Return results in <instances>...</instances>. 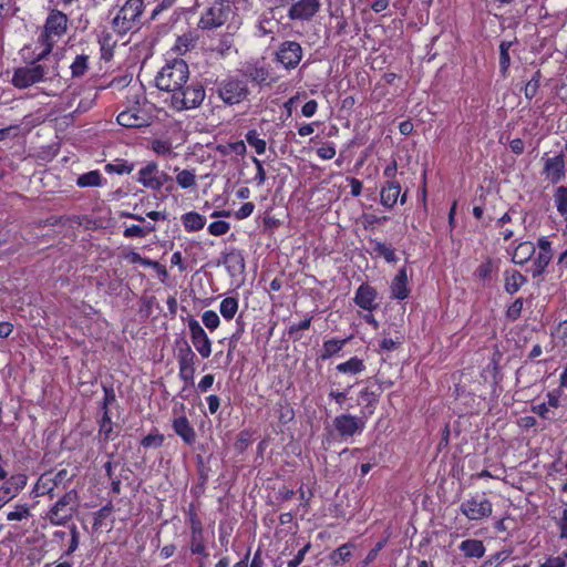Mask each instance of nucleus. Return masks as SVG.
I'll return each mask as SVG.
<instances>
[{
	"mask_svg": "<svg viewBox=\"0 0 567 567\" xmlns=\"http://www.w3.org/2000/svg\"><path fill=\"white\" fill-rule=\"evenodd\" d=\"M255 210V204L251 202L244 203L238 210L235 212V217L238 220L248 218Z\"/></svg>",
	"mask_w": 567,
	"mask_h": 567,
	"instance_id": "56",
	"label": "nucleus"
},
{
	"mask_svg": "<svg viewBox=\"0 0 567 567\" xmlns=\"http://www.w3.org/2000/svg\"><path fill=\"white\" fill-rule=\"evenodd\" d=\"M532 411L543 417L544 420H553L554 415L549 409V406L543 402L540 404H536L532 406Z\"/></svg>",
	"mask_w": 567,
	"mask_h": 567,
	"instance_id": "59",
	"label": "nucleus"
},
{
	"mask_svg": "<svg viewBox=\"0 0 567 567\" xmlns=\"http://www.w3.org/2000/svg\"><path fill=\"white\" fill-rule=\"evenodd\" d=\"M205 95V90L200 84H184L172 94V106L176 111L196 109L203 103Z\"/></svg>",
	"mask_w": 567,
	"mask_h": 567,
	"instance_id": "9",
	"label": "nucleus"
},
{
	"mask_svg": "<svg viewBox=\"0 0 567 567\" xmlns=\"http://www.w3.org/2000/svg\"><path fill=\"white\" fill-rule=\"evenodd\" d=\"M252 163L255 164L257 171L254 179L258 186H261L266 182V171L264 168L262 162L257 157H252Z\"/></svg>",
	"mask_w": 567,
	"mask_h": 567,
	"instance_id": "57",
	"label": "nucleus"
},
{
	"mask_svg": "<svg viewBox=\"0 0 567 567\" xmlns=\"http://www.w3.org/2000/svg\"><path fill=\"white\" fill-rule=\"evenodd\" d=\"M143 0H126L112 20L113 29L120 34H125L134 29L143 13Z\"/></svg>",
	"mask_w": 567,
	"mask_h": 567,
	"instance_id": "7",
	"label": "nucleus"
},
{
	"mask_svg": "<svg viewBox=\"0 0 567 567\" xmlns=\"http://www.w3.org/2000/svg\"><path fill=\"white\" fill-rule=\"evenodd\" d=\"M558 537L560 540L567 542V508H564L559 516L555 519Z\"/></svg>",
	"mask_w": 567,
	"mask_h": 567,
	"instance_id": "52",
	"label": "nucleus"
},
{
	"mask_svg": "<svg viewBox=\"0 0 567 567\" xmlns=\"http://www.w3.org/2000/svg\"><path fill=\"white\" fill-rule=\"evenodd\" d=\"M540 567H565V559L560 556L549 557Z\"/></svg>",
	"mask_w": 567,
	"mask_h": 567,
	"instance_id": "64",
	"label": "nucleus"
},
{
	"mask_svg": "<svg viewBox=\"0 0 567 567\" xmlns=\"http://www.w3.org/2000/svg\"><path fill=\"white\" fill-rule=\"evenodd\" d=\"M182 224L187 233L202 230L206 224L205 216L196 212H188L182 215Z\"/></svg>",
	"mask_w": 567,
	"mask_h": 567,
	"instance_id": "31",
	"label": "nucleus"
},
{
	"mask_svg": "<svg viewBox=\"0 0 567 567\" xmlns=\"http://www.w3.org/2000/svg\"><path fill=\"white\" fill-rule=\"evenodd\" d=\"M317 155L321 159H331L336 156V147L331 143L324 144L317 148Z\"/></svg>",
	"mask_w": 567,
	"mask_h": 567,
	"instance_id": "58",
	"label": "nucleus"
},
{
	"mask_svg": "<svg viewBox=\"0 0 567 567\" xmlns=\"http://www.w3.org/2000/svg\"><path fill=\"white\" fill-rule=\"evenodd\" d=\"M371 244L373 251L378 256L383 257L386 262L394 264L398 261L395 250L391 246L385 245L379 240H372Z\"/></svg>",
	"mask_w": 567,
	"mask_h": 567,
	"instance_id": "38",
	"label": "nucleus"
},
{
	"mask_svg": "<svg viewBox=\"0 0 567 567\" xmlns=\"http://www.w3.org/2000/svg\"><path fill=\"white\" fill-rule=\"evenodd\" d=\"M377 289L371 285L364 282L358 287L353 301L359 308L372 312L379 306L377 302Z\"/></svg>",
	"mask_w": 567,
	"mask_h": 567,
	"instance_id": "20",
	"label": "nucleus"
},
{
	"mask_svg": "<svg viewBox=\"0 0 567 567\" xmlns=\"http://www.w3.org/2000/svg\"><path fill=\"white\" fill-rule=\"evenodd\" d=\"M175 433L182 437L186 444H193L196 440V433L186 416H178L173 421Z\"/></svg>",
	"mask_w": 567,
	"mask_h": 567,
	"instance_id": "26",
	"label": "nucleus"
},
{
	"mask_svg": "<svg viewBox=\"0 0 567 567\" xmlns=\"http://www.w3.org/2000/svg\"><path fill=\"white\" fill-rule=\"evenodd\" d=\"M99 440L107 443L117 436V432L114 431L113 422L111 420L109 409H105L102 419L100 421V429L97 433Z\"/></svg>",
	"mask_w": 567,
	"mask_h": 567,
	"instance_id": "30",
	"label": "nucleus"
},
{
	"mask_svg": "<svg viewBox=\"0 0 567 567\" xmlns=\"http://www.w3.org/2000/svg\"><path fill=\"white\" fill-rule=\"evenodd\" d=\"M353 548V545L350 543H346L338 547L336 550H333L330 555V559L333 565H340L342 563L348 561L351 556V549Z\"/></svg>",
	"mask_w": 567,
	"mask_h": 567,
	"instance_id": "39",
	"label": "nucleus"
},
{
	"mask_svg": "<svg viewBox=\"0 0 567 567\" xmlns=\"http://www.w3.org/2000/svg\"><path fill=\"white\" fill-rule=\"evenodd\" d=\"M321 0H298L288 10V18L293 21H309L321 9Z\"/></svg>",
	"mask_w": 567,
	"mask_h": 567,
	"instance_id": "16",
	"label": "nucleus"
},
{
	"mask_svg": "<svg viewBox=\"0 0 567 567\" xmlns=\"http://www.w3.org/2000/svg\"><path fill=\"white\" fill-rule=\"evenodd\" d=\"M31 516L27 504L16 505L14 509L7 514L8 520H23Z\"/></svg>",
	"mask_w": 567,
	"mask_h": 567,
	"instance_id": "48",
	"label": "nucleus"
},
{
	"mask_svg": "<svg viewBox=\"0 0 567 567\" xmlns=\"http://www.w3.org/2000/svg\"><path fill=\"white\" fill-rule=\"evenodd\" d=\"M70 534H71V542L68 547V550L65 551V555L70 556L72 555L79 547V532L75 525H72L70 527Z\"/></svg>",
	"mask_w": 567,
	"mask_h": 567,
	"instance_id": "61",
	"label": "nucleus"
},
{
	"mask_svg": "<svg viewBox=\"0 0 567 567\" xmlns=\"http://www.w3.org/2000/svg\"><path fill=\"white\" fill-rule=\"evenodd\" d=\"M537 247L539 251L535 257L530 268L533 278H538L544 275L554 256L551 241L548 239V237H540L537 240Z\"/></svg>",
	"mask_w": 567,
	"mask_h": 567,
	"instance_id": "14",
	"label": "nucleus"
},
{
	"mask_svg": "<svg viewBox=\"0 0 567 567\" xmlns=\"http://www.w3.org/2000/svg\"><path fill=\"white\" fill-rule=\"evenodd\" d=\"M512 555L511 549H503L493 555H491L484 563L482 564L484 567H499L503 563L509 559Z\"/></svg>",
	"mask_w": 567,
	"mask_h": 567,
	"instance_id": "44",
	"label": "nucleus"
},
{
	"mask_svg": "<svg viewBox=\"0 0 567 567\" xmlns=\"http://www.w3.org/2000/svg\"><path fill=\"white\" fill-rule=\"evenodd\" d=\"M247 143L255 148L256 153L261 155L266 152V141L259 137V133L256 130H250L246 134Z\"/></svg>",
	"mask_w": 567,
	"mask_h": 567,
	"instance_id": "43",
	"label": "nucleus"
},
{
	"mask_svg": "<svg viewBox=\"0 0 567 567\" xmlns=\"http://www.w3.org/2000/svg\"><path fill=\"white\" fill-rule=\"evenodd\" d=\"M69 69L72 79H82L91 69V55L85 52L75 54Z\"/></svg>",
	"mask_w": 567,
	"mask_h": 567,
	"instance_id": "25",
	"label": "nucleus"
},
{
	"mask_svg": "<svg viewBox=\"0 0 567 567\" xmlns=\"http://www.w3.org/2000/svg\"><path fill=\"white\" fill-rule=\"evenodd\" d=\"M347 342H348V339L332 338V339L326 340L321 348L320 359L328 360V359L332 358L334 354L339 353L343 349V347L347 344Z\"/></svg>",
	"mask_w": 567,
	"mask_h": 567,
	"instance_id": "33",
	"label": "nucleus"
},
{
	"mask_svg": "<svg viewBox=\"0 0 567 567\" xmlns=\"http://www.w3.org/2000/svg\"><path fill=\"white\" fill-rule=\"evenodd\" d=\"M311 545L310 543L306 544L295 556L293 559L287 563V567H298L305 559L306 554L309 551Z\"/></svg>",
	"mask_w": 567,
	"mask_h": 567,
	"instance_id": "62",
	"label": "nucleus"
},
{
	"mask_svg": "<svg viewBox=\"0 0 567 567\" xmlns=\"http://www.w3.org/2000/svg\"><path fill=\"white\" fill-rule=\"evenodd\" d=\"M339 373L346 375H358L365 370L364 361L358 357H351L349 360L339 363L336 367Z\"/></svg>",
	"mask_w": 567,
	"mask_h": 567,
	"instance_id": "29",
	"label": "nucleus"
},
{
	"mask_svg": "<svg viewBox=\"0 0 567 567\" xmlns=\"http://www.w3.org/2000/svg\"><path fill=\"white\" fill-rule=\"evenodd\" d=\"M188 329L190 333L192 343L195 347L196 351L199 353L202 358H209L212 354V341L208 338L207 333L205 332L204 328L196 319L190 318L188 320Z\"/></svg>",
	"mask_w": 567,
	"mask_h": 567,
	"instance_id": "15",
	"label": "nucleus"
},
{
	"mask_svg": "<svg viewBox=\"0 0 567 567\" xmlns=\"http://www.w3.org/2000/svg\"><path fill=\"white\" fill-rule=\"evenodd\" d=\"M58 59L41 50L33 61L14 70L12 84L18 89H27L39 82L52 80L59 75Z\"/></svg>",
	"mask_w": 567,
	"mask_h": 567,
	"instance_id": "1",
	"label": "nucleus"
},
{
	"mask_svg": "<svg viewBox=\"0 0 567 567\" xmlns=\"http://www.w3.org/2000/svg\"><path fill=\"white\" fill-rule=\"evenodd\" d=\"M66 107H74V112L84 113L93 107L97 99V91L92 89L76 87L66 95Z\"/></svg>",
	"mask_w": 567,
	"mask_h": 567,
	"instance_id": "13",
	"label": "nucleus"
},
{
	"mask_svg": "<svg viewBox=\"0 0 567 567\" xmlns=\"http://www.w3.org/2000/svg\"><path fill=\"white\" fill-rule=\"evenodd\" d=\"M195 368H178V377L185 385L194 383Z\"/></svg>",
	"mask_w": 567,
	"mask_h": 567,
	"instance_id": "60",
	"label": "nucleus"
},
{
	"mask_svg": "<svg viewBox=\"0 0 567 567\" xmlns=\"http://www.w3.org/2000/svg\"><path fill=\"white\" fill-rule=\"evenodd\" d=\"M511 43L502 42L501 43V52H499V66L501 71L505 73L509 66L511 58H509V50Z\"/></svg>",
	"mask_w": 567,
	"mask_h": 567,
	"instance_id": "54",
	"label": "nucleus"
},
{
	"mask_svg": "<svg viewBox=\"0 0 567 567\" xmlns=\"http://www.w3.org/2000/svg\"><path fill=\"white\" fill-rule=\"evenodd\" d=\"M367 421L368 419L361 414L343 413L333 419L332 425L341 440H348L354 435H360L365 429Z\"/></svg>",
	"mask_w": 567,
	"mask_h": 567,
	"instance_id": "10",
	"label": "nucleus"
},
{
	"mask_svg": "<svg viewBox=\"0 0 567 567\" xmlns=\"http://www.w3.org/2000/svg\"><path fill=\"white\" fill-rule=\"evenodd\" d=\"M460 512L472 522L487 519L493 514V504L486 493H472L460 505Z\"/></svg>",
	"mask_w": 567,
	"mask_h": 567,
	"instance_id": "5",
	"label": "nucleus"
},
{
	"mask_svg": "<svg viewBox=\"0 0 567 567\" xmlns=\"http://www.w3.org/2000/svg\"><path fill=\"white\" fill-rule=\"evenodd\" d=\"M214 381H215L214 374L204 375L197 384L198 391L202 393L207 392L213 386Z\"/></svg>",
	"mask_w": 567,
	"mask_h": 567,
	"instance_id": "63",
	"label": "nucleus"
},
{
	"mask_svg": "<svg viewBox=\"0 0 567 567\" xmlns=\"http://www.w3.org/2000/svg\"><path fill=\"white\" fill-rule=\"evenodd\" d=\"M543 159L544 168L542 175L544 176L545 181L551 184H557L565 178V159L561 154L555 155L553 157H545Z\"/></svg>",
	"mask_w": 567,
	"mask_h": 567,
	"instance_id": "17",
	"label": "nucleus"
},
{
	"mask_svg": "<svg viewBox=\"0 0 567 567\" xmlns=\"http://www.w3.org/2000/svg\"><path fill=\"white\" fill-rule=\"evenodd\" d=\"M202 321L204 326L210 331L216 330L220 323V319L214 310L204 311L202 315Z\"/></svg>",
	"mask_w": 567,
	"mask_h": 567,
	"instance_id": "49",
	"label": "nucleus"
},
{
	"mask_svg": "<svg viewBox=\"0 0 567 567\" xmlns=\"http://www.w3.org/2000/svg\"><path fill=\"white\" fill-rule=\"evenodd\" d=\"M523 307H524V300L523 298H517L514 300L513 303H511L508 307H507V310H506V318L509 320V321H516L520 315H522V311H523Z\"/></svg>",
	"mask_w": 567,
	"mask_h": 567,
	"instance_id": "50",
	"label": "nucleus"
},
{
	"mask_svg": "<svg viewBox=\"0 0 567 567\" xmlns=\"http://www.w3.org/2000/svg\"><path fill=\"white\" fill-rule=\"evenodd\" d=\"M189 527L192 554L207 557L208 553L204 543L203 524L195 513L189 515Z\"/></svg>",
	"mask_w": 567,
	"mask_h": 567,
	"instance_id": "19",
	"label": "nucleus"
},
{
	"mask_svg": "<svg viewBox=\"0 0 567 567\" xmlns=\"http://www.w3.org/2000/svg\"><path fill=\"white\" fill-rule=\"evenodd\" d=\"M248 76L257 84L269 83V70L264 65H255L248 70Z\"/></svg>",
	"mask_w": 567,
	"mask_h": 567,
	"instance_id": "42",
	"label": "nucleus"
},
{
	"mask_svg": "<svg viewBox=\"0 0 567 567\" xmlns=\"http://www.w3.org/2000/svg\"><path fill=\"white\" fill-rule=\"evenodd\" d=\"M535 254V246L533 243L530 241H524V243H520L513 256H512V261L516 265H525L532 257L533 255Z\"/></svg>",
	"mask_w": 567,
	"mask_h": 567,
	"instance_id": "32",
	"label": "nucleus"
},
{
	"mask_svg": "<svg viewBox=\"0 0 567 567\" xmlns=\"http://www.w3.org/2000/svg\"><path fill=\"white\" fill-rule=\"evenodd\" d=\"M151 148L158 156H171L173 154V145L169 140L155 138L152 141Z\"/></svg>",
	"mask_w": 567,
	"mask_h": 567,
	"instance_id": "41",
	"label": "nucleus"
},
{
	"mask_svg": "<svg viewBox=\"0 0 567 567\" xmlns=\"http://www.w3.org/2000/svg\"><path fill=\"white\" fill-rule=\"evenodd\" d=\"M103 182H105V179L99 171H91L80 175L76 179V185L82 188L99 187L103 185Z\"/></svg>",
	"mask_w": 567,
	"mask_h": 567,
	"instance_id": "35",
	"label": "nucleus"
},
{
	"mask_svg": "<svg viewBox=\"0 0 567 567\" xmlns=\"http://www.w3.org/2000/svg\"><path fill=\"white\" fill-rule=\"evenodd\" d=\"M155 230H156L155 225L150 224V223L146 225H143V226L132 225L124 229L123 236L125 238H144Z\"/></svg>",
	"mask_w": 567,
	"mask_h": 567,
	"instance_id": "37",
	"label": "nucleus"
},
{
	"mask_svg": "<svg viewBox=\"0 0 567 567\" xmlns=\"http://www.w3.org/2000/svg\"><path fill=\"white\" fill-rule=\"evenodd\" d=\"M379 398L380 392L373 391L370 388L362 389L358 395V403L362 406L361 415L369 419L374 413Z\"/></svg>",
	"mask_w": 567,
	"mask_h": 567,
	"instance_id": "23",
	"label": "nucleus"
},
{
	"mask_svg": "<svg viewBox=\"0 0 567 567\" xmlns=\"http://www.w3.org/2000/svg\"><path fill=\"white\" fill-rule=\"evenodd\" d=\"M498 260L486 258L474 271V276L484 285L492 280L495 272L498 271Z\"/></svg>",
	"mask_w": 567,
	"mask_h": 567,
	"instance_id": "27",
	"label": "nucleus"
},
{
	"mask_svg": "<svg viewBox=\"0 0 567 567\" xmlns=\"http://www.w3.org/2000/svg\"><path fill=\"white\" fill-rule=\"evenodd\" d=\"M218 97L227 105L239 104L245 101L250 91L244 75H227L216 82Z\"/></svg>",
	"mask_w": 567,
	"mask_h": 567,
	"instance_id": "3",
	"label": "nucleus"
},
{
	"mask_svg": "<svg viewBox=\"0 0 567 567\" xmlns=\"http://www.w3.org/2000/svg\"><path fill=\"white\" fill-rule=\"evenodd\" d=\"M112 505L107 504L94 513L93 528L99 529L103 526V522L111 515Z\"/></svg>",
	"mask_w": 567,
	"mask_h": 567,
	"instance_id": "53",
	"label": "nucleus"
},
{
	"mask_svg": "<svg viewBox=\"0 0 567 567\" xmlns=\"http://www.w3.org/2000/svg\"><path fill=\"white\" fill-rule=\"evenodd\" d=\"M134 169V164L128 163L125 159H115L113 163H109L105 165V172L115 173L118 175L130 174Z\"/></svg>",
	"mask_w": 567,
	"mask_h": 567,
	"instance_id": "40",
	"label": "nucleus"
},
{
	"mask_svg": "<svg viewBox=\"0 0 567 567\" xmlns=\"http://www.w3.org/2000/svg\"><path fill=\"white\" fill-rule=\"evenodd\" d=\"M117 123L124 127L138 128L148 126L151 123V117L138 106H133L122 111L117 115Z\"/></svg>",
	"mask_w": 567,
	"mask_h": 567,
	"instance_id": "18",
	"label": "nucleus"
},
{
	"mask_svg": "<svg viewBox=\"0 0 567 567\" xmlns=\"http://www.w3.org/2000/svg\"><path fill=\"white\" fill-rule=\"evenodd\" d=\"M101 45V58L105 61L111 60L113 56V47L115 42L112 40V37L110 34H104L99 40Z\"/></svg>",
	"mask_w": 567,
	"mask_h": 567,
	"instance_id": "46",
	"label": "nucleus"
},
{
	"mask_svg": "<svg viewBox=\"0 0 567 567\" xmlns=\"http://www.w3.org/2000/svg\"><path fill=\"white\" fill-rule=\"evenodd\" d=\"M504 277V290L508 295L516 293L526 282L527 278L516 269H506L503 272Z\"/></svg>",
	"mask_w": 567,
	"mask_h": 567,
	"instance_id": "24",
	"label": "nucleus"
},
{
	"mask_svg": "<svg viewBox=\"0 0 567 567\" xmlns=\"http://www.w3.org/2000/svg\"><path fill=\"white\" fill-rule=\"evenodd\" d=\"M176 174V183L183 189L194 188L197 185L195 169H174Z\"/></svg>",
	"mask_w": 567,
	"mask_h": 567,
	"instance_id": "34",
	"label": "nucleus"
},
{
	"mask_svg": "<svg viewBox=\"0 0 567 567\" xmlns=\"http://www.w3.org/2000/svg\"><path fill=\"white\" fill-rule=\"evenodd\" d=\"M233 14L229 1L215 0L203 12L198 27L203 30H213L224 25Z\"/></svg>",
	"mask_w": 567,
	"mask_h": 567,
	"instance_id": "8",
	"label": "nucleus"
},
{
	"mask_svg": "<svg viewBox=\"0 0 567 567\" xmlns=\"http://www.w3.org/2000/svg\"><path fill=\"white\" fill-rule=\"evenodd\" d=\"M189 70L187 63L182 59L166 61L155 78V84L161 91L172 94L187 83Z\"/></svg>",
	"mask_w": 567,
	"mask_h": 567,
	"instance_id": "2",
	"label": "nucleus"
},
{
	"mask_svg": "<svg viewBox=\"0 0 567 567\" xmlns=\"http://www.w3.org/2000/svg\"><path fill=\"white\" fill-rule=\"evenodd\" d=\"M136 181L145 188L157 192L167 182H171L172 177L166 172L161 171L156 162H148L138 171Z\"/></svg>",
	"mask_w": 567,
	"mask_h": 567,
	"instance_id": "11",
	"label": "nucleus"
},
{
	"mask_svg": "<svg viewBox=\"0 0 567 567\" xmlns=\"http://www.w3.org/2000/svg\"><path fill=\"white\" fill-rule=\"evenodd\" d=\"M68 28V17L58 10H53L47 18L42 33L39 37L40 50L51 54L54 44L65 33Z\"/></svg>",
	"mask_w": 567,
	"mask_h": 567,
	"instance_id": "4",
	"label": "nucleus"
},
{
	"mask_svg": "<svg viewBox=\"0 0 567 567\" xmlns=\"http://www.w3.org/2000/svg\"><path fill=\"white\" fill-rule=\"evenodd\" d=\"M78 504V492L75 489H71L53 504L45 517L51 525L63 526L72 518Z\"/></svg>",
	"mask_w": 567,
	"mask_h": 567,
	"instance_id": "6",
	"label": "nucleus"
},
{
	"mask_svg": "<svg viewBox=\"0 0 567 567\" xmlns=\"http://www.w3.org/2000/svg\"><path fill=\"white\" fill-rule=\"evenodd\" d=\"M540 79L542 74L539 71H536L532 79L526 83L524 87V95L527 100H532L536 96L539 87H540Z\"/></svg>",
	"mask_w": 567,
	"mask_h": 567,
	"instance_id": "45",
	"label": "nucleus"
},
{
	"mask_svg": "<svg viewBox=\"0 0 567 567\" xmlns=\"http://www.w3.org/2000/svg\"><path fill=\"white\" fill-rule=\"evenodd\" d=\"M460 550L468 558H482L485 555V546L480 539H465L460 544Z\"/></svg>",
	"mask_w": 567,
	"mask_h": 567,
	"instance_id": "28",
	"label": "nucleus"
},
{
	"mask_svg": "<svg viewBox=\"0 0 567 567\" xmlns=\"http://www.w3.org/2000/svg\"><path fill=\"white\" fill-rule=\"evenodd\" d=\"M303 55V50L297 41H284L278 47L276 60L286 70H292L298 66Z\"/></svg>",
	"mask_w": 567,
	"mask_h": 567,
	"instance_id": "12",
	"label": "nucleus"
},
{
	"mask_svg": "<svg viewBox=\"0 0 567 567\" xmlns=\"http://www.w3.org/2000/svg\"><path fill=\"white\" fill-rule=\"evenodd\" d=\"M164 436L162 434H148L146 435L141 444L148 449V447H158L163 444Z\"/></svg>",
	"mask_w": 567,
	"mask_h": 567,
	"instance_id": "55",
	"label": "nucleus"
},
{
	"mask_svg": "<svg viewBox=\"0 0 567 567\" xmlns=\"http://www.w3.org/2000/svg\"><path fill=\"white\" fill-rule=\"evenodd\" d=\"M391 297L396 300H404L410 296V288L408 286V271L402 267L393 278L391 286Z\"/></svg>",
	"mask_w": 567,
	"mask_h": 567,
	"instance_id": "22",
	"label": "nucleus"
},
{
	"mask_svg": "<svg viewBox=\"0 0 567 567\" xmlns=\"http://www.w3.org/2000/svg\"><path fill=\"white\" fill-rule=\"evenodd\" d=\"M238 299L235 297H226L221 300L219 305V312L225 320L234 319L235 315L238 311Z\"/></svg>",
	"mask_w": 567,
	"mask_h": 567,
	"instance_id": "36",
	"label": "nucleus"
},
{
	"mask_svg": "<svg viewBox=\"0 0 567 567\" xmlns=\"http://www.w3.org/2000/svg\"><path fill=\"white\" fill-rule=\"evenodd\" d=\"M399 197L400 203L403 205L406 202V195H401L400 183L398 181H388L380 192L381 204L386 208H392Z\"/></svg>",
	"mask_w": 567,
	"mask_h": 567,
	"instance_id": "21",
	"label": "nucleus"
},
{
	"mask_svg": "<svg viewBox=\"0 0 567 567\" xmlns=\"http://www.w3.org/2000/svg\"><path fill=\"white\" fill-rule=\"evenodd\" d=\"M230 229V224L225 220H216L208 225L207 230L212 236H223Z\"/></svg>",
	"mask_w": 567,
	"mask_h": 567,
	"instance_id": "51",
	"label": "nucleus"
},
{
	"mask_svg": "<svg viewBox=\"0 0 567 567\" xmlns=\"http://www.w3.org/2000/svg\"><path fill=\"white\" fill-rule=\"evenodd\" d=\"M554 200H555L557 210L561 215L567 214V187L559 186L555 192Z\"/></svg>",
	"mask_w": 567,
	"mask_h": 567,
	"instance_id": "47",
	"label": "nucleus"
}]
</instances>
